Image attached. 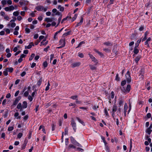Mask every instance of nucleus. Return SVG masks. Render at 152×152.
<instances>
[{
    "label": "nucleus",
    "instance_id": "obj_41",
    "mask_svg": "<svg viewBox=\"0 0 152 152\" xmlns=\"http://www.w3.org/2000/svg\"><path fill=\"white\" fill-rule=\"evenodd\" d=\"M99 108V105H94L93 107V110H96L97 108Z\"/></svg>",
    "mask_w": 152,
    "mask_h": 152
},
{
    "label": "nucleus",
    "instance_id": "obj_64",
    "mask_svg": "<svg viewBox=\"0 0 152 152\" xmlns=\"http://www.w3.org/2000/svg\"><path fill=\"white\" fill-rule=\"evenodd\" d=\"M36 64L35 63L33 62L32 63V65L31 66V68H33L36 66Z\"/></svg>",
    "mask_w": 152,
    "mask_h": 152
},
{
    "label": "nucleus",
    "instance_id": "obj_42",
    "mask_svg": "<svg viewBox=\"0 0 152 152\" xmlns=\"http://www.w3.org/2000/svg\"><path fill=\"white\" fill-rule=\"evenodd\" d=\"M13 126L9 127L8 129V130L9 131H10L12 130L13 129Z\"/></svg>",
    "mask_w": 152,
    "mask_h": 152
},
{
    "label": "nucleus",
    "instance_id": "obj_51",
    "mask_svg": "<svg viewBox=\"0 0 152 152\" xmlns=\"http://www.w3.org/2000/svg\"><path fill=\"white\" fill-rule=\"evenodd\" d=\"M68 133V129L67 127L65 129V135H67Z\"/></svg>",
    "mask_w": 152,
    "mask_h": 152
},
{
    "label": "nucleus",
    "instance_id": "obj_40",
    "mask_svg": "<svg viewBox=\"0 0 152 152\" xmlns=\"http://www.w3.org/2000/svg\"><path fill=\"white\" fill-rule=\"evenodd\" d=\"M78 56L79 57L81 58H83L84 57L83 54L82 53H78Z\"/></svg>",
    "mask_w": 152,
    "mask_h": 152
},
{
    "label": "nucleus",
    "instance_id": "obj_46",
    "mask_svg": "<svg viewBox=\"0 0 152 152\" xmlns=\"http://www.w3.org/2000/svg\"><path fill=\"white\" fill-rule=\"evenodd\" d=\"M126 81L125 80H124L123 81H122L121 82V85L123 86H124L126 83Z\"/></svg>",
    "mask_w": 152,
    "mask_h": 152
},
{
    "label": "nucleus",
    "instance_id": "obj_34",
    "mask_svg": "<svg viewBox=\"0 0 152 152\" xmlns=\"http://www.w3.org/2000/svg\"><path fill=\"white\" fill-rule=\"evenodd\" d=\"M3 73L5 76H7L8 75V71L6 69L4 71Z\"/></svg>",
    "mask_w": 152,
    "mask_h": 152
},
{
    "label": "nucleus",
    "instance_id": "obj_56",
    "mask_svg": "<svg viewBox=\"0 0 152 152\" xmlns=\"http://www.w3.org/2000/svg\"><path fill=\"white\" fill-rule=\"evenodd\" d=\"M77 14H75L74 17H73V18L72 19V21H74L76 19V18L77 17Z\"/></svg>",
    "mask_w": 152,
    "mask_h": 152
},
{
    "label": "nucleus",
    "instance_id": "obj_5",
    "mask_svg": "<svg viewBox=\"0 0 152 152\" xmlns=\"http://www.w3.org/2000/svg\"><path fill=\"white\" fill-rule=\"evenodd\" d=\"M81 64L80 62H75L72 63L71 65V67L72 68H74L76 67L79 66Z\"/></svg>",
    "mask_w": 152,
    "mask_h": 152
},
{
    "label": "nucleus",
    "instance_id": "obj_52",
    "mask_svg": "<svg viewBox=\"0 0 152 152\" xmlns=\"http://www.w3.org/2000/svg\"><path fill=\"white\" fill-rule=\"evenodd\" d=\"M63 29L64 28H63L59 31H57L55 34V36L58 34L60 33L63 30Z\"/></svg>",
    "mask_w": 152,
    "mask_h": 152
},
{
    "label": "nucleus",
    "instance_id": "obj_21",
    "mask_svg": "<svg viewBox=\"0 0 152 152\" xmlns=\"http://www.w3.org/2000/svg\"><path fill=\"white\" fill-rule=\"evenodd\" d=\"M45 20L47 22H51L53 21V20L51 18H46L45 19Z\"/></svg>",
    "mask_w": 152,
    "mask_h": 152
},
{
    "label": "nucleus",
    "instance_id": "obj_55",
    "mask_svg": "<svg viewBox=\"0 0 152 152\" xmlns=\"http://www.w3.org/2000/svg\"><path fill=\"white\" fill-rule=\"evenodd\" d=\"M76 102L77 104H80L82 103L81 101L78 100L77 99H76Z\"/></svg>",
    "mask_w": 152,
    "mask_h": 152
},
{
    "label": "nucleus",
    "instance_id": "obj_54",
    "mask_svg": "<svg viewBox=\"0 0 152 152\" xmlns=\"http://www.w3.org/2000/svg\"><path fill=\"white\" fill-rule=\"evenodd\" d=\"M28 99L29 100V101L31 102L33 100V98L31 97V96L29 95L28 97Z\"/></svg>",
    "mask_w": 152,
    "mask_h": 152
},
{
    "label": "nucleus",
    "instance_id": "obj_7",
    "mask_svg": "<svg viewBox=\"0 0 152 152\" xmlns=\"http://www.w3.org/2000/svg\"><path fill=\"white\" fill-rule=\"evenodd\" d=\"M20 98L19 97H18V98H16L15 99V101L14 102L13 105H16L17 103H18V101L20 99Z\"/></svg>",
    "mask_w": 152,
    "mask_h": 152
},
{
    "label": "nucleus",
    "instance_id": "obj_50",
    "mask_svg": "<svg viewBox=\"0 0 152 152\" xmlns=\"http://www.w3.org/2000/svg\"><path fill=\"white\" fill-rule=\"evenodd\" d=\"M84 43L85 42L83 41L80 42L78 46L77 47V48L80 47L82 45V44H84Z\"/></svg>",
    "mask_w": 152,
    "mask_h": 152
},
{
    "label": "nucleus",
    "instance_id": "obj_38",
    "mask_svg": "<svg viewBox=\"0 0 152 152\" xmlns=\"http://www.w3.org/2000/svg\"><path fill=\"white\" fill-rule=\"evenodd\" d=\"M23 136V134L22 133H19L18 135L17 138H20Z\"/></svg>",
    "mask_w": 152,
    "mask_h": 152
},
{
    "label": "nucleus",
    "instance_id": "obj_18",
    "mask_svg": "<svg viewBox=\"0 0 152 152\" xmlns=\"http://www.w3.org/2000/svg\"><path fill=\"white\" fill-rule=\"evenodd\" d=\"M23 104L22 106V107L23 108H26L27 107V104L26 102L24 101L23 102Z\"/></svg>",
    "mask_w": 152,
    "mask_h": 152
},
{
    "label": "nucleus",
    "instance_id": "obj_59",
    "mask_svg": "<svg viewBox=\"0 0 152 152\" xmlns=\"http://www.w3.org/2000/svg\"><path fill=\"white\" fill-rule=\"evenodd\" d=\"M25 31L26 32L28 33L30 32V29L28 28H26L25 29Z\"/></svg>",
    "mask_w": 152,
    "mask_h": 152
},
{
    "label": "nucleus",
    "instance_id": "obj_3",
    "mask_svg": "<svg viewBox=\"0 0 152 152\" xmlns=\"http://www.w3.org/2000/svg\"><path fill=\"white\" fill-rule=\"evenodd\" d=\"M59 45L61 46L57 47V48H60L64 47L65 45V39H61L59 41Z\"/></svg>",
    "mask_w": 152,
    "mask_h": 152
},
{
    "label": "nucleus",
    "instance_id": "obj_9",
    "mask_svg": "<svg viewBox=\"0 0 152 152\" xmlns=\"http://www.w3.org/2000/svg\"><path fill=\"white\" fill-rule=\"evenodd\" d=\"M103 44L107 46H112L113 45L112 43L109 42H104L103 43Z\"/></svg>",
    "mask_w": 152,
    "mask_h": 152
},
{
    "label": "nucleus",
    "instance_id": "obj_39",
    "mask_svg": "<svg viewBox=\"0 0 152 152\" xmlns=\"http://www.w3.org/2000/svg\"><path fill=\"white\" fill-rule=\"evenodd\" d=\"M43 65L44 67V68H45L47 67L48 66V63L47 61H45L43 62Z\"/></svg>",
    "mask_w": 152,
    "mask_h": 152
},
{
    "label": "nucleus",
    "instance_id": "obj_26",
    "mask_svg": "<svg viewBox=\"0 0 152 152\" xmlns=\"http://www.w3.org/2000/svg\"><path fill=\"white\" fill-rule=\"evenodd\" d=\"M19 13H20L18 11H17L14 12L13 13V14L15 16H18L19 15Z\"/></svg>",
    "mask_w": 152,
    "mask_h": 152
},
{
    "label": "nucleus",
    "instance_id": "obj_14",
    "mask_svg": "<svg viewBox=\"0 0 152 152\" xmlns=\"http://www.w3.org/2000/svg\"><path fill=\"white\" fill-rule=\"evenodd\" d=\"M137 47H136V46H135L134 47V50H133V52L135 54H137L139 52V50L137 48Z\"/></svg>",
    "mask_w": 152,
    "mask_h": 152
},
{
    "label": "nucleus",
    "instance_id": "obj_32",
    "mask_svg": "<svg viewBox=\"0 0 152 152\" xmlns=\"http://www.w3.org/2000/svg\"><path fill=\"white\" fill-rule=\"evenodd\" d=\"M77 96L76 95L71 96L70 97V98L72 99H75L76 100V99H77Z\"/></svg>",
    "mask_w": 152,
    "mask_h": 152
},
{
    "label": "nucleus",
    "instance_id": "obj_57",
    "mask_svg": "<svg viewBox=\"0 0 152 152\" xmlns=\"http://www.w3.org/2000/svg\"><path fill=\"white\" fill-rule=\"evenodd\" d=\"M52 131H53L54 130H55V124H52Z\"/></svg>",
    "mask_w": 152,
    "mask_h": 152
},
{
    "label": "nucleus",
    "instance_id": "obj_20",
    "mask_svg": "<svg viewBox=\"0 0 152 152\" xmlns=\"http://www.w3.org/2000/svg\"><path fill=\"white\" fill-rule=\"evenodd\" d=\"M131 88V86L130 85H127L126 88V92H127L128 93L130 91Z\"/></svg>",
    "mask_w": 152,
    "mask_h": 152
},
{
    "label": "nucleus",
    "instance_id": "obj_2",
    "mask_svg": "<svg viewBox=\"0 0 152 152\" xmlns=\"http://www.w3.org/2000/svg\"><path fill=\"white\" fill-rule=\"evenodd\" d=\"M126 81L128 83H129L131 81V77L130 75L129 71H128L125 75Z\"/></svg>",
    "mask_w": 152,
    "mask_h": 152
},
{
    "label": "nucleus",
    "instance_id": "obj_11",
    "mask_svg": "<svg viewBox=\"0 0 152 152\" xmlns=\"http://www.w3.org/2000/svg\"><path fill=\"white\" fill-rule=\"evenodd\" d=\"M36 9L38 11H41L43 9V7L41 6H38L36 7Z\"/></svg>",
    "mask_w": 152,
    "mask_h": 152
},
{
    "label": "nucleus",
    "instance_id": "obj_27",
    "mask_svg": "<svg viewBox=\"0 0 152 152\" xmlns=\"http://www.w3.org/2000/svg\"><path fill=\"white\" fill-rule=\"evenodd\" d=\"M42 78H41L37 82V84L38 86H39L41 85L42 83Z\"/></svg>",
    "mask_w": 152,
    "mask_h": 152
},
{
    "label": "nucleus",
    "instance_id": "obj_13",
    "mask_svg": "<svg viewBox=\"0 0 152 152\" xmlns=\"http://www.w3.org/2000/svg\"><path fill=\"white\" fill-rule=\"evenodd\" d=\"M16 26V24L15 23L13 22L12 23H9L7 24V26H11L13 28L15 27Z\"/></svg>",
    "mask_w": 152,
    "mask_h": 152
},
{
    "label": "nucleus",
    "instance_id": "obj_8",
    "mask_svg": "<svg viewBox=\"0 0 152 152\" xmlns=\"http://www.w3.org/2000/svg\"><path fill=\"white\" fill-rule=\"evenodd\" d=\"M128 109V106L127 104L126 103H125L124 104V115L125 116L126 115V111Z\"/></svg>",
    "mask_w": 152,
    "mask_h": 152
},
{
    "label": "nucleus",
    "instance_id": "obj_23",
    "mask_svg": "<svg viewBox=\"0 0 152 152\" xmlns=\"http://www.w3.org/2000/svg\"><path fill=\"white\" fill-rule=\"evenodd\" d=\"M89 66L90 69L92 70H95L96 69V67L94 65L90 64L89 65Z\"/></svg>",
    "mask_w": 152,
    "mask_h": 152
},
{
    "label": "nucleus",
    "instance_id": "obj_58",
    "mask_svg": "<svg viewBox=\"0 0 152 152\" xmlns=\"http://www.w3.org/2000/svg\"><path fill=\"white\" fill-rule=\"evenodd\" d=\"M114 96V93L113 91H112L111 93V98H113Z\"/></svg>",
    "mask_w": 152,
    "mask_h": 152
},
{
    "label": "nucleus",
    "instance_id": "obj_63",
    "mask_svg": "<svg viewBox=\"0 0 152 152\" xmlns=\"http://www.w3.org/2000/svg\"><path fill=\"white\" fill-rule=\"evenodd\" d=\"M1 3L3 5H4L6 4L7 1L5 0H2L1 1Z\"/></svg>",
    "mask_w": 152,
    "mask_h": 152
},
{
    "label": "nucleus",
    "instance_id": "obj_60",
    "mask_svg": "<svg viewBox=\"0 0 152 152\" xmlns=\"http://www.w3.org/2000/svg\"><path fill=\"white\" fill-rule=\"evenodd\" d=\"M17 19L19 21H20L22 19V18L21 16H18V17L17 18Z\"/></svg>",
    "mask_w": 152,
    "mask_h": 152
},
{
    "label": "nucleus",
    "instance_id": "obj_43",
    "mask_svg": "<svg viewBox=\"0 0 152 152\" xmlns=\"http://www.w3.org/2000/svg\"><path fill=\"white\" fill-rule=\"evenodd\" d=\"M139 76L140 79L141 80H143V79L144 76L143 74H139Z\"/></svg>",
    "mask_w": 152,
    "mask_h": 152
},
{
    "label": "nucleus",
    "instance_id": "obj_28",
    "mask_svg": "<svg viewBox=\"0 0 152 152\" xmlns=\"http://www.w3.org/2000/svg\"><path fill=\"white\" fill-rule=\"evenodd\" d=\"M35 56V54L34 53H32L30 56L29 58V60L31 61L32 60L33 58Z\"/></svg>",
    "mask_w": 152,
    "mask_h": 152
},
{
    "label": "nucleus",
    "instance_id": "obj_36",
    "mask_svg": "<svg viewBox=\"0 0 152 152\" xmlns=\"http://www.w3.org/2000/svg\"><path fill=\"white\" fill-rule=\"evenodd\" d=\"M4 47L3 45L0 44V51H2L4 50Z\"/></svg>",
    "mask_w": 152,
    "mask_h": 152
},
{
    "label": "nucleus",
    "instance_id": "obj_35",
    "mask_svg": "<svg viewBox=\"0 0 152 152\" xmlns=\"http://www.w3.org/2000/svg\"><path fill=\"white\" fill-rule=\"evenodd\" d=\"M141 39H138L137 42V43L136 44V47H138L139 45V43H140V42H141Z\"/></svg>",
    "mask_w": 152,
    "mask_h": 152
},
{
    "label": "nucleus",
    "instance_id": "obj_4",
    "mask_svg": "<svg viewBox=\"0 0 152 152\" xmlns=\"http://www.w3.org/2000/svg\"><path fill=\"white\" fill-rule=\"evenodd\" d=\"M71 124L74 131L75 132L76 129V124L73 118H72L71 119Z\"/></svg>",
    "mask_w": 152,
    "mask_h": 152
},
{
    "label": "nucleus",
    "instance_id": "obj_12",
    "mask_svg": "<svg viewBox=\"0 0 152 152\" xmlns=\"http://www.w3.org/2000/svg\"><path fill=\"white\" fill-rule=\"evenodd\" d=\"M141 58V56L140 55H138L134 59V61L136 62V63H137L138 61H139L140 59Z\"/></svg>",
    "mask_w": 152,
    "mask_h": 152
},
{
    "label": "nucleus",
    "instance_id": "obj_17",
    "mask_svg": "<svg viewBox=\"0 0 152 152\" xmlns=\"http://www.w3.org/2000/svg\"><path fill=\"white\" fill-rule=\"evenodd\" d=\"M46 41V39H44L43 40L42 42H41V45H46L48 43V41H46L44 43V41Z\"/></svg>",
    "mask_w": 152,
    "mask_h": 152
},
{
    "label": "nucleus",
    "instance_id": "obj_31",
    "mask_svg": "<svg viewBox=\"0 0 152 152\" xmlns=\"http://www.w3.org/2000/svg\"><path fill=\"white\" fill-rule=\"evenodd\" d=\"M7 71H8L9 72H12L13 70V68L12 67L7 68H6Z\"/></svg>",
    "mask_w": 152,
    "mask_h": 152
},
{
    "label": "nucleus",
    "instance_id": "obj_53",
    "mask_svg": "<svg viewBox=\"0 0 152 152\" xmlns=\"http://www.w3.org/2000/svg\"><path fill=\"white\" fill-rule=\"evenodd\" d=\"M75 148V147L74 145L72 144L69 145L68 147V148Z\"/></svg>",
    "mask_w": 152,
    "mask_h": 152
},
{
    "label": "nucleus",
    "instance_id": "obj_10",
    "mask_svg": "<svg viewBox=\"0 0 152 152\" xmlns=\"http://www.w3.org/2000/svg\"><path fill=\"white\" fill-rule=\"evenodd\" d=\"M76 118L78 121L83 126H85V124L84 122L83 121L81 120L79 117H77Z\"/></svg>",
    "mask_w": 152,
    "mask_h": 152
},
{
    "label": "nucleus",
    "instance_id": "obj_22",
    "mask_svg": "<svg viewBox=\"0 0 152 152\" xmlns=\"http://www.w3.org/2000/svg\"><path fill=\"white\" fill-rule=\"evenodd\" d=\"M32 44V45L33 46H34V45L33 44V43L32 42H31L30 44L29 45H28V46H25V49H26V48H27V49H30V48H31L32 47V45L31 44Z\"/></svg>",
    "mask_w": 152,
    "mask_h": 152
},
{
    "label": "nucleus",
    "instance_id": "obj_48",
    "mask_svg": "<svg viewBox=\"0 0 152 152\" xmlns=\"http://www.w3.org/2000/svg\"><path fill=\"white\" fill-rule=\"evenodd\" d=\"M28 91H26L24 94V96L25 97H27L28 95Z\"/></svg>",
    "mask_w": 152,
    "mask_h": 152
},
{
    "label": "nucleus",
    "instance_id": "obj_45",
    "mask_svg": "<svg viewBox=\"0 0 152 152\" xmlns=\"http://www.w3.org/2000/svg\"><path fill=\"white\" fill-rule=\"evenodd\" d=\"M144 28V26H140V27L139 28V30L140 31H142Z\"/></svg>",
    "mask_w": 152,
    "mask_h": 152
},
{
    "label": "nucleus",
    "instance_id": "obj_37",
    "mask_svg": "<svg viewBox=\"0 0 152 152\" xmlns=\"http://www.w3.org/2000/svg\"><path fill=\"white\" fill-rule=\"evenodd\" d=\"M115 80L117 81H119L120 80V78L118 77V74H117L115 77Z\"/></svg>",
    "mask_w": 152,
    "mask_h": 152
},
{
    "label": "nucleus",
    "instance_id": "obj_16",
    "mask_svg": "<svg viewBox=\"0 0 152 152\" xmlns=\"http://www.w3.org/2000/svg\"><path fill=\"white\" fill-rule=\"evenodd\" d=\"M152 132V130L151 129L150 127H149L146 130V132L148 134H150Z\"/></svg>",
    "mask_w": 152,
    "mask_h": 152
},
{
    "label": "nucleus",
    "instance_id": "obj_29",
    "mask_svg": "<svg viewBox=\"0 0 152 152\" xmlns=\"http://www.w3.org/2000/svg\"><path fill=\"white\" fill-rule=\"evenodd\" d=\"M61 18H62V15H61V16H59V17L58 19V23L57 25H56V27H57L59 25V24L60 22V21L61 20Z\"/></svg>",
    "mask_w": 152,
    "mask_h": 152
},
{
    "label": "nucleus",
    "instance_id": "obj_33",
    "mask_svg": "<svg viewBox=\"0 0 152 152\" xmlns=\"http://www.w3.org/2000/svg\"><path fill=\"white\" fill-rule=\"evenodd\" d=\"M124 101L122 99H120L119 101V106H121L123 104Z\"/></svg>",
    "mask_w": 152,
    "mask_h": 152
},
{
    "label": "nucleus",
    "instance_id": "obj_19",
    "mask_svg": "<svg viewBox=\"0 0 152 152\" xmlns=\"http://www.w3.org/2000/svg\"><path fill=\"white\" fill-rule=\"evenodd\" d=\"M71 32V31L70 30L69 31H68L67 33H64V34H63L62 35V37H64L65 36L69 35L70 34V33Z\"/></svg>",
    "mask_w": 152,
    "mask_h": 152
},
{
    "label": "nucleus",
    "instance_id": "obj_25",
    "mask_svg": "<svg viewBox=\"0 0 152 152\" xmlns=\"http://www.w3.org/2000/svg\"><path fill=\"white\" fill-rule=\"evenodd\" d=\"M58 9H59L60 11L63 12L64 10V8L63 7H61V5L58 6Z\"/></svg>",
    "mask_w": 152,
    "mask_h": 152
},
{
    "label": "nucleus",
    "instance_id": "obj_44",
    "mask_svg": "<svg viewBox=\"0 0 152 152\" xmlns=\"http://www.w3.org/2000/svg\"><path fill=\"white\" fill-rule=\"evenodd\" d=\"M22 107V106H21V103H19L18 104L17 106V108L19 109H20Z\"/></svg>",
    "mask_w": 152,
    "mask_h": 152
},
{
    "label": "nucleus",
    "instance_id": "obj_6",
    "mask_svg": "<svg viewBox=\"0 0 152 152\" xmlns=\"http://www.w3.org/2000/svg\"><path fill=\"white\" fill-rule=\"evenodd\" d=\"M117 106L116 105V104H114V105L113 106L112 111V115L114 119L115 118L114 117L115 116L114 112L116 111L117 110Z\"/></svg>",
    "mask_w": 152,
    "mask_h": 152
},
{
    "label": "nucleus",
    "instance_id": "obj_15",
    "mask_svg": "<svg viewBox=\"0 0 152 152\" xmlns=\"http://www.w3.org/2000/svg\"><path fill=\"white\" fill-rule=\"evenodd\" d=\"M151 39V37H149L147 39L146 41L145 42V45H147L148 47H149V44L148 43V42L150 41Z\"/></svg>",
    "mask_w": 152,
    "mask_h": 152
},
{
    "label": "nucleus",
    "instance_id": "obj_30",
    "mask_svg": "<svg viewBox=\"0 0 152 152\" xmlns=\"http://www.w3.org/2000/svg\"><path fill=\"white\" fill-rule=\"evenodd\" d=\"M139 74H144V70L143 69L141 68L139 72Z\"/></svg>",
    "mask_w": 152,
    "mask_h": 152
},
{
    "label": "nucleus",
    "instance_id": "obj_24",
    "mask_svg": "<svg viewBox=\"0 0 152 152\" xmlns=\"http://www.w3.org/2000/svg\"><path fill=\"white\" fill-rule=\"evenodd\" d=\"M71 141L72 143L74 144H75L76 141L75 140L73 137H70Z\"/></svg>",
    "mask_w": 152,
    "mask_h": 152
},
{
    "label": "nucleus",
    "instance_id": "obj_61",
    "mask_svg": "<svg viewBox=\"0 0 152 152\" xmlns=\"http://www.w3.org/2000/svg\"><path fill=\"white\" fill-rule=\"evenodd\" d=\"M4 19L6 20H8L10 18L7 15H5L4 17Z\"/></svg>",
    "mask_w": 152,
    "mask_h": 152
},
{
    "label": "nucleus",
    "instance_id": "obj_1",
    "mask_svg": "<svg viewBox=\"0 0 152 152\" xmlns=\"http://www.w3.org/2000/svg\"><path fill=\"white\" fill-rule=\"evenodd\" d=\"M88 55H89L92 61L95 63L94 65H97L98 62V60L96 59L92 54L89 53Z\"/></svg>",
    "mask_w": 152,
    "mask_h": 152
},
{
    "label": "nucleus",
    "instance_id": "obj_49",
    "mask_svg": "<svg viewBox=\"0 0 152 152\" xmlns=\"http://www.w3.org/2000/svg\"><path fill=\"white\" fill-rule=\"evenodd\" d=\"M10 11L13 10L14 9V7L13 5H11L9 7Z\"/></svg>",
    "mask_w": 152,
    "mask_h": 152
},
{
    "label": "nucleus",
    "instance_id": "obj_62",
    "mask_svg": "<svg viewBox=\"0 0 152 152\" xmlns=\"http://www.w3.org/2000/svg\"><path fill=\"white\" fill-rule=\"evenodd\" d=\"M28 118V115H25L23 118V119L25 120L26 121L27 120Z\"/></svg>",
    "mask_w": 152,
    "mask_h": 152
},
{
    "label": "nucleus",
    "instance_id": "obj_47",
    "mask_svg": "<svg viewBox=\"0 0 152 152\" xmlns=\"http://www.w3.org/2000/svg\"><path fill=\"white\" fill-rule=\"evenodd\" d=\"M4 30H5V31L7 34H9L10 32V31L9 29H4Z\"/></svg>",
    "mask_w": 152,
    "mask_h": 152
}]
</instances>
